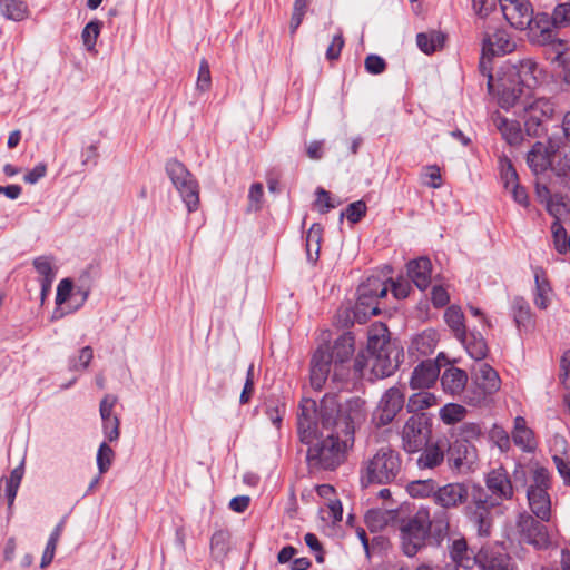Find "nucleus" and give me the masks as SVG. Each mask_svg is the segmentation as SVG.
<instances>
[{
    "instance_id": "a19ab883",
    "label": "nucleus",
    "mask_w": 570,
    "mask_h": 570,
    "mask_svg": "<svg viewBox=\"0 0 570 570\" xmlns=\"http://www.w3.org/2000/svg\"><path fill=\"white\" fill-rule=\"evenodd\" d=\"M557 49L552 61L561 68L563 81L570 83V57L567 56L568 43L566 41H556Z\"/></svg>"
},
{
    "instance_id": "dca6fc26",
    "label": "nucleus",
    "mask_w": 570,
    "mask_h": 570,
    "mask_svg": "<svg viewBox=\"0 0 570 570\" xmlns=\"http://www.w3.org/2000/svg\"><path fill=\"white\" fill-rule=\"evenodd\" d=\"M501 11L514 28L525 30L532 22L533 9L528 0H502Z\"/></svg>"
},
{
    "instance_id": "ea45409f",
    "label": "nucleus",
    "mask_w": 570,
    "mask_h": 570,
    "mask_svg": "<svg viewBox=\"0 0 570 570\" xmlns=\"http://www.w3.org/2000/svg\"><path fill=\"white\" fill-rule=\"evenodd\" d=\"M466 409L456 403H448L440 410V419L444 424L452 425L464 420Z\"/></svg>"
},
{
    "instance_id": "c85d7f7f",
    "label": "nucleus",
    "mask_w": 570,
    "mask_h": 570,
    "mask_svg": "<svg viewBox=\"0 0 570 570\" xmlns=\"http://www.w3.org/2000/svg\"><path fill=\"white\" fill-rule=\"evenodd\" d=\"M354 353V336L351 333H345L341 335L332 347V352L330 355L332 356V362L334 361L335 368L338 364H343L348 361L352 354Z\"/></svg>"
},
{
    "instance_id": "37998d69",
    "label": "nucleus",
    "mask_w": 570,
    "mask_h": 570,
    "mask_svg": "<svg viewBox=\"0 0 570 570\" xmlns=\"http://www.w3.org/2000/svg\"><path fill=\"white\" fill-rule=\"evenodd\" d=\"M464 346L469 355L474 360H483L488 353V346L485 341L482 337L466 335L465 342H461Z\"/></svg>"
},
{
    "instance_id": "423d86ee",
    "label": "nucleus",
    "mask_w": 570,
    "mask_h": 570,
    "mask_svg": "<svg viewBox=\"0 0 570 570\" xmlns=\"http://www.w3.org/2000/svg\"><path fill=\"white\" fill-rule=\"evenodd\" d=\"M166 173L173 185L180 194L188 212H194L199 205V186L185 165L176 159L166 164Z\"/></svg>"
},
{
    "instance_id": "4be33fe9",
    "label": "nucleus",
    "mask_w": 570,
    "mask_h": 570,
    "mask_svg": "<svg viewBox=\"0 0 570 570\" xmlns=\"http://www.w3.org/2000/svg\"><path fill=\"white\" fill-rule=\"evenodd\" d=\"M480 558V570H518V566L508 553L490 546L481 547Z\"/></svg>"
},
{
    "instance_id": "2f4dec72",
    "label": "nucleus",
    "mask_w": 570,
    "mask_h": 570,
    "mask_svg": "<svg viewBox=\"0 0 570 570\" xmlns=\"http://www.w3.org/2000/svg\"><path fill=\"white\" fill-rule=\"evenodd\" d=\"M512 315L519 331H529L533 324L528 302L523 297H515L512 302Z\"/></svg>"
},
{
    "instance_id": "aec40b11",
    "label": "nucleus",
    "mask_w": 570,
    "mask_h": 570,
    "mask_svg": "<svg viewBox=\"0 0 570 570\" xmlns=\"http://www.w3.org/2000/svg\"><path fill=\"white\" fill-rule=\"evenodd\" d=\"M448 440L439 439L435 442H429L420 451V455L416 460L419 469H436L439 468L446 458Z\"/></svg>"
},
{
    "instance_id": "c9c22d12",
    "label": "nucleus",
    "mask_w": 570,
    "mask_h": 570,
    "mask_svg": "<svg viewBox=\"0 0 570 570\" xmlns=\"http://www.w3.org/2000/svg\"><path fill=\"white\" fill-rule=\"evenodd\" d=\"M438 404V397L431 392L420 391L410 396L406 409L410 413L421 412Z\"/></svg>"
},
{
    "instance_id": "72a5a7b5",
    "label": "nucleus",
    "mask_w": 570,
    "mask_h": 570,
    "mask_svg": "<svg viewBox=\"0 0 570 570\" xmlns=\"http://www.w3.org/2000/svg\"><path fill=\"white\" fill-rule=\"evenodd\" d=\"M445 35L440 31L421 32L416 36L417 47L426 55H431L443 48Z\"/></svg>"
},
{
    "instance_id": "052dcab7",
    "label": "nucleus",
    "mask_w": 570,
    "mask_h": 570,
    "mask_svg": "<svg viewBox=\"0 0 570 570\" xmlns=\"http://www.w3.org/2000/svg\"><path fill=\"white\" fill-rule=\"evenodd\" d=\"M33 266L42 278L56 276V273L52 268V259L48 256H40L35 258Z\"/></svg>"
},
{
    "instance_id": "473e14b6",
    "label": "nucleus",
    "mask_w": 570,
    "mask_h": 570,
    "mask_svg": "<svg viewBox=\"0 0 570 570\" xmlns=\"http://www.w3.org/2000/svg\"><path fill=\"white\" fill-rule=\"evenodd\" d=\"M527 163L535 174L548 169L551 164V159L542 142H535L533 145L532 149L528 153Z\"/></svg>"
},
{
    "instance_id": "4d7b16f0",
    "label": "nucleus",
    "mask_w": 570,
    "mask_h": 570,
    "mask_svg": "<svg viewBox=\"0 0 570 570\" xmlns=\"http://www.w3.org/2000/svg\"><path fill=\"white\" fill-rule=\"evenodd\" d=\"M552 460L563 484L570 488V459L566 455H553Z\"/></svg>"
},
{
    "instance_id": "338daca9",
    "label": "nucleus",
    "mask_w": 570,
    "mask_h": 570,
    "mask_svg": "<svg viewBox=\"0 0 570 570\" xmlns=\"http://www.w3.org/2000/svg\"><path fill=\"white\" fill-rule=\"evenodd\" d=\"M365 522L371 531L382 529L386 524L385 513L381 511H370L365 515Z\"/></svg>"
},
{
    "instance_id": "412c9836",
    "label": "nucleus",
    "mask_w": 570,
    "mask_h": 570,
    "mask_svg": "<svg viewBox=\"0 0 570 570\" xmlns=\"http://www.w3.org/2000/svg\"><path fill=\"white\" fill-rule=\"evenodd\" d=\"M332 356L328 347H320L311 361V385L314 390H322L331 371Z\"/></svg>"
},
{
    "instance_id": "a18cd8bd",
    "label": "nucleus",
    "mask_w": 570,
    "mask_h": 570,
    "mask_svg": "<svg viewBox=\"0 0 570 570\" xmlns=\"http://www.w3.org/2000/svg\"><path fill=\"white\" fill-rule=\"evenodd\" d=\"M114 450L106 442H102L98 449L96 458L97 466L100 474H104L109 470L114 461Z\"/></svg>"
},
{
    "instance_id": "603ef678",
    "label": "nucleus",
    "mask_w": 570,
    "mask_h": 570,
    "mask_svg": "<svg viewBox=\"0 0 570 570\" xmlns=\"http://www.w3.org/2000/svg\"><path fill=\"white\" fill-rule=\"evenodd\" d=\"M414 347L423 355L431 354L435 348V340L433 333H422L413 341Z\"/></svg>"
},
{
    "instance_id": "f3484780",
    "label": "nucleus",
    "mask_w": 570,
    "mask_h": 570,
    "mask_svg": "<svg viewBox=\"0 0 570 570\" xmlns=\"http://www.w3.org/2000/svg\"><path fill=\"white\" fill-rule=\"evenodd\" d=\"M449 557L455 564L453 570L463 568L471 570L473 567L481 566V548L475 552L464 538L453 539L448 546Z\"/></svg>"
},
{
    "instance_id": "ddd939ff",
    "label": "nucleus",
    "mask_w": 570,
    "mask_h": 570,
    "mask_svg": "<svg viewBox=\"0 0 570 570\" xmlns=\"http://www.w3.org/2000/svg\"><path fill=\"white\" fill-rule=\"evenodd\" d=\"M404 405V394L396 387H390L382 395L372 415L373 423L377 426L390 424Z\"/></svg>"
},
{
    "instance_id": "7c9ffc66",
    "label": "nucleus",
    "mask_w": 570,
    "mask_h": 570,
    "mask_svg": "<svg viewBox=\"0 0 570 570\" xmlns=\"http://www.w3.org/2000/svg\"><path fill=\"white\" fill-rule=\"evenodd\" d=\"M493 122L510 145H518L522 140V131L518 121L495 115Z\"/></svg>"
},
{
    "instance_id": "a878e982",
    "label": "nucleus",
    "mask_w": 570,
    "mask_h": 570,
    "mask_svg": "<svg viewBox=\"0 0 570 570\" xmlns=\"http://www.w3.org/2000/svg\"><path fill=\"white\" fill-rule=\"evenodd\" d=\"M468 383V374L459 367H449L441 375V385L445 393L456 396L460 395Z\"/></svg>"
},
{
    "instance_id": "4468645a",
    "label": "nucleus",
    "mask_w": 570,
    "mask_h": 570,
    "mask_svg": "<svg viewBox=\"0 0 570 570\" xmlns=\"http://www.w3.org/2000/svg\"><path fill=\"white\" fill-rule=\"evenodd\" d=\"M484 482L490 492L488 499L492 500L493 505L498 507L501 502L513 498V484L508 471L503 466L492 469L487 473Z\"/></svg>"
},
{
    "instance_id": "6ab92c4d",
    "label": "nucleus",
    "mask_w": 570,
    "mask_h": 570,
    "mask_svg": "<svg viewBox=\"0 0 570 570\" xmlns=\"http://www.w3.org/2000/svg\"><path fill=\"white\" fill-rule=\"evenodd\" d=\"M379 287H381V279L379 277H370L366 283L358 287V299L355 307V318L358 322H362L360 314L366 315L367 309H371V315L380 313L379 307L374 305Z\"/></svg>"
},
{
    "instance_id": "c03bdc74",
    "label": "nucleus",
    "mask_w": 570,
    "mask_h": 570,
    "mask_svg": "<svg viewBox=\"0 0 570 570\" xmlns=\"http://www.w3.org/2000/svg\"><path fill=\"white\" fill-rule=\"evenodd\" d=\"M23 475V468L18 466L13 469L10 473L9 479H6V497L8 499L9 507L12 505L14 498L17 495L18 488L20 485L21 479Z\"/></svg>"
},
{
    "instance_id": "393cba45",
    "label": "nucleus",
    "mask_w": 570,
    "mask_h": 570,
    "mask_svg": "<svg viewBox=\"0 0 570 570\" xmlns=\"http://www.w3.org/2000/svg\"><path fill=\"white\" fill-rule=\"evenodd\" d=\"M527 497L530 510L535 518L543 522H549L552 513L550 494L541 490H528Z\"/></svg>"
},
{
    "instance_id": "4c0bfd02",
    "label": "nucleus",
    "mask_w": 570,
    "mask_h": 570,
    "mask_svg": "<svg viewBox=\"0 0 570 570\" xmlns=\"http://www.w3.org/2000/svg\"><path fill=\"white\" fill-rule=\"evenodd\" d=\"M323 228L320 224H313L306 234V254L311 262H316L320 256Z\"/></svg>"
},
{
    "instance_id": "a211bd4d",
    "label": "nucleus",
    "mask_w": 570,
    "mask_h": 570,
    "mask_svg": "<svg viewBox=\"0 0 570 570\" xmlns=\"http://www.w3.org/2000/svg\"><path fill=\"white\" fill-rule=\"evenodd\" d=\"M554 28L552 16L549 17L548 13H538L537 16H532V22L527 29H529L533 40L541 45L551 46L554 51L557 49L554 42L562 41L556 38Z\"/></svg>"
},
{
    "instance_id": "bf43d9fd",
    "label": "nucleus",
    "mask_w": 570,
    "mask_h": 570,
    "mask_svg": "<svg viewBox=\"0 0 570 570\" xmlns=\"http://www.w3.org/2000/svg\"><path fill=\"white\" fill-rule=\"evenodd\" d=\"M228 534L224 531H217L213 534L210 540V548L214 553L222 557L227 552Z\"/></svg>"
},
{
    "instance_id": "39448f33",
    "label": "nucleus",
    "mask_w": 570,
    "mask_h": 570,
    "mask_svg": "<svg viewBox=\"0 0 570 570\" xmlns=\"http://www.w3.org/2000/svg\"><path fill=\"white\" fill-rule=\"evenodd\" d=\"M402 470L400 453L390 445L380 448L374 455L364 462L361 484L368 487L372 483L386 484L393 482Z\"/></svg>"
},
{
    "instance_id": "680f3d73",
    "label": "nucleus",
    "mask_w": 570,
    "mask_h": 570,
    "mask_svg": "<svg viewBox=\"0 0 570 570\" xmlns=\"http://www.w3.org/2000/svg\"><path fill=\"white\" fill-rule=\"evenodd\" d=\"M344 43L345 42H344L343 35L340 31L332 38V41H331L330 46L327 47L326 59L330 61L337 60L340 58L341 51L344 47Z\"/></svg>"
},
{
    "instance_id": "bb28decb",
    "label": "nucleus",
    "mask_w": 570,
    "mask_h": 570,
    "mask_svg": "<svg viewBox=\"0 0 570 570\" xmlns=\"http://www.w3.org/2000/svg\"><path fill=\"white\" fill-rule=\"evenodd\" d=\"M511 439L513 443L524 452H533L537 448L534 433L530 428H528L527 422L522 416H517L514 419Z\"/></svg>"
},
{
    "instance_id": "49530a36",
    "label": "nucleus",
    "mask_w": 570,
    "mask_h": 570,
    "mask_svg": "<svg viewBox=\"0 0 570 570\" xmlns=\"http://www.w3.org/2000/svg\"><path fill=\"white\" fill-rule=\"evenodd\" d=\"M534 281H535L534 304L537 307L544 309L549 305V298H548V292L550 291L549 285L546 281L540 279L539 272H535Z\"/></svg>"
},
{
    "instance_id": "f8f14e48",
    "label": "nucleus",
    "mask_w": 570,
    "mask_h": 570,
    "mask_svg": "<svg viewBox=\"0 0 570 570\" xmlns=\"http://www.w3.org/2000/svg\"><path fill=\"white\" fill-rule=\"evenodd\" d=\"M446 463L455 473L466 474L475 470L478 463L476 448L465 440H455L446 446Z\"/></svg>"
},
{
    "instance_id": "0eeeda50",
    "label": "nucleus",
    "mask_w": 570,
    "mask_h": 570,
    "mask_svg": "<svg viewBox=\"0 0 570 570\" xmlns=\"http://www.w3.org/2000/svg\"><path fill=\"white\" fill-rule=\"evenodd\" d=\"M501 381L499 374L489 364L481 363L474 368L473 384L466 395L471 405L487 404L489 399L499 391Z\"/></svg>"
},
{
    "instance_id": "8fccbe9b",
    "label": "nucleus",
    "mask_w": 570,
    "mask_h": 570,
    "mask_svg": "<svg viewBox=\"0 0 570 570\" xmlns=\"http://www.w3.org/2000/svg\"><path fill=\"white\" fill-rule=\"evenodd\" d=\"M500 166L501 178L503 180L505 189L513 187V185H518V174L511 161L508 158H502L500 160Z\"/></svg>"
},
{
    "instance_id": "f03ea898",
    "label": "nucleus",
    "mask_w": 570,
    "mask_h": 570,
    "mask_svg": "<svg viewBox=\"0 0 570 570\" xmlns=\"http://www.w3.org/2000/svg\"><path fill=\"white\" fill-rule=\"evenodd\" d=\"M403 356V348L395 341H391L386 325L376 322L367 332V355L358 354L354 368L363 376L364 368L368 366L373 379H384L397 370Z\"/></svg>"
},
{
    "instance_id": "e2e57ef3",
    "label": "nucleus",
    "mask_w": 570,
    "mask_h": 570,
    "mask_svg": "<svg viewBox=\"0 0 570 570\" xmlns=\"http://www.w3.org/2000/svg\"><path fill=\"white\" fill-rule=\"evenodd\" d=\"M365 69L368 73L380 75L386 68L385 60L377 55H368L364 61Z\"/></svg>"
},
{
    "instance_id": "7ed1b4c3",
    "label": "nucleus",
    "mask_w": 570,
    "mask_h": 570,
    "mask_svg": "<svg viewBox=\"0 0 570 570\" xmlns=\"http://www.w3.org/2000/svg\"><path fill=\"white\" fill-rule=\"evenodd\" d=\"M544 70L531 58L508 62L500 78L498 102L501 108L510 109L519 105L522 98H530L532 91L543 83Z\"/></svg>"
},
{
    "instance_id": "2eb2a0df",
    "label": "nucleus",
    "mask_w": 570,
    "mask_h": 570,
    "mask_svg": "<svg viewBox=\"0 0 570 570\" xmlns=\"http://www.w3.org/2000/svg\"><path fill=\"white\" fill-rule=\"evenodd\" d=\"M468 499L469 488L464 482H450L438 485L433 502L445 510H451L463 505Z\"/></svg>"
},
{
    "instance_id": "774afa93",
    "label": "nucleus",
    "mask_w": 570,
    "mask_h": 570,
    "mask_svg": "<svg viewBox=\"0 0 570 570\" xmlns=\"http://www.w3.org/2000/svg\"><path fill=\"white\" fill-rule=\"evenodd\" d=\"M73 288V284L71 279L63 278L58 287H57V295H56V304L61 305L63 304L70 296Z\"/></svg>"
},
{
    "instance_id": "f257e3e1",
    "label": "nucleus",
    "mask_w": 570,
    "mask_h": 570,
    "mask_svg": "<svg viewBox=\"0 0 570 570\" xmlns=\"http://www.w3.org/2000/svg\"><path fill=\"white\" fill-rule=\"evenodd\" d=\"M365 417V401L360 397L341 404L336 395L326 394L320 406L312 399H303L297 433L301 442L312 444L306 454L309 469L333 471L343 464L354 444L355 425Z\"/></svg>"
},
{
    "instance_id": "e433bc0d",
    "label": "nucleus",
    "mask_w": 570,
    "mask_h": 570,
    "mask_svg": "<svg viewBox=\"0 0 570 570\" xmlns=\"http://www.w3.org/2000/svg\"><path fill=\"white\" fill-rule=\"evenodd\" d=\"M438 483L432 480H415L407 484L406 490L412 498H432L434 500Z\"/></svg>"
},
{
    "instance_id": "0e129e2a",
    "label": "nucleus",
    "mask_w": 570,
    "mask_h": 570,
    "mask_svg": "<svg viewBox=\"0 0 570 570\" xmlns=\"http://www.w3.org/2000/svg\"><path fill=\"white\" fill-rule=\"evenodd\" d=\"M119 425L120 421L117 415L111 419L102 421L104 433L108 441L112 442L119 439Z\"/></svg>"
},
{
    "instance_id": "6e6d98bb",
    "label": "nucleus",
    "mask_w": 570,
    "mask_h": 570,
    "mask_svg": "<svg viewBox=\"0 0 570 570\" xmlns=\"http://www.w3.org/2000/svg\"><path fill=\"white\" fill-rule=\"evenodd\" d=\"M285 410V404L281 403L279 401H273L266 407V415L273 425L277 429L281 428Z\"/></svg>"
},
{
    "instance_id": "864d4df0",
    "label": "nucleus",
    "mask_w": 570,
    "mask_h": 570,
    "mask_svg": "<svg viewBox=\"0 0 570 570\" xmlns=\"http://www.w3.org/2000/svg\"><path fill=\"white\" fill-rule=\"evenodd\" d=\"M422 183L431 188H440L442 186L440 168L436 165L424 167Z\"/></svg>"
},
{
    "instance_id": "cd10ccee",
    "label": "nucleus",
    "mask_w": 570,
    "mask_h": 570,
    "mask_svg": "<svg viewBox=\"0 0 570 570\" xmlns=\"http://www.w3.org/2000/svg\"><path fill=\"white\" fill-rule=\"evenodd\" d=\"M484 52L489 51L491 55H505L515 49V43L510 39L505 30H497L493 36L487 35L483 39Z\"/></svg>"
},
{
    "instance_id": "13d9d810",
    "label": "nucleus",
    "mask_w": 570,
    "mask_h": 570,
    "mask_svg": "<svg viewBox=\"0 0 570 570\" xmlns=\"http://www.w3.org/2000/svg\"><path fill=\"white\" fill-rule=\"evenodd\" d=\"M552 19L554 27L570 24V3L558 4L552 12Z\"/></svg>"
},
{
    "instance_id": "c756f323",
    "label": "nucleus",
    "mask_w": 570,
    "mask_h": 570,
    "mask_svg": "<svg viewBox=\"0 0 570 570\" xmlns=\"http://www.w3.org/2000/svg\"><path fill=\"white\" fill-rule=\"evenodd\" d=\"M444 320L448 326L453 332L454 336L460 342H465L466 338V327L464 324V314L461 307L456 305H451L446 308L444 313Z\"/></svg>"
},
{
    "instance_id": "69168bd1",
    "label": "nucleus",
    "mask_w": 570,
    "mask_h": 570,
    "mask_svg": "<svg viewBox=\"0 0 570 570\" xmlns=\"http://www.w3.org/2000/svg\"><path fill=\"white\" fill-rule=\"evenodd\" d=\"M262 198H263V185L261 183L253 184L250 186L249 194H248V199H249L248 209L255 210V212L258 210L262 205Z\"/></svg>"
},
{
    "instance_id": "f704fd0d",
    "label": "nucleus",
    "mask_w": 570,
    "mask_h": 570,
    "mask_svg": "<svg viewBox=\"0 0 570 570\" xmlns=\"http://www.w3.org/2000/svg\"><path fill=\"white\" fill-rule=\"evenodd\" d=\"M0 11L3 17L13 21H22L28 14V6L22 0H0Z\"/></svg>"
},
{
    "instance_id": "3c124183",
    "label": "nucleus",
    "mask_w": 570,
    "mask_h": 570,
    "mask_svg": "<svg viewBox=\"0 0 570 570\" xmlns=\"http://www.w3.org/2000/svg\"><path fill=\"white\" fill-rule=\"evenodd\" d=\"M366 214V204L363 200H357L350 204L345 212L341 213V219L344 216L348 219V222L355 224L361 220V218Z\"/></svg>"
},
{
    "instance_id": "b1692460",
    "label": "nucleus",
    "mask_w": 570,
    "mask_h": 570,
    "mask_svg": "<svg viewBox=\"0 0 570 570\" xmlns=\"http://www.w3.org/2000/svg\"><path fill=\"white\" fill-rule=\"evenodd\" d=\"M432 264L428 257H420L407 263V275L415 286L423 291L431 283Z\"/></svg>"
},
{
    "instance_id": "09e8293b",
    "label": "nucleus",
    "mask_w": 570,
    "mask_h": 570,
    "mask_svg": "<svg viewBox=\"0 0 570 570\" xmlns=\"http://www.w3.org/2000/svg\"><path fill=\"white\" fill-rule=\"evenodd\" d=\"M490 439L493 441V443L502 451L508 452L511 448V439L508 434V432L497 424L492 426L490 430Z\"/></svg>"
},
{
    "instance_id": "6e6552de",
    "label": "nucleus",
    "mask_w": 570,
    "mask_h": 570,
    "mask_svg": "<svg viewBox=\"0 0 570 570\" xmlns=\"http://www.w3.org/2000/svg\"><path fill=\"white\" fill-rule=\"evenodd\" d=\"M515 535L520 543L532 546L537 550H546L551 546L547 525L538 518L523 512L515 521Z\"/></svg>"
},
{
    "instance_id": "79ce46f5",
    "label": "nucleus",
    "mask_w": 570,
    "mask_h": 570,
    "mask_svg": "<svg viewBox=\"0 0 570 570\" xmlns=\"http://www.w3.org/2000/svg\"><path fill=\"white\" fill-rule=\"evenodd\" d=\"M551 487V474L543 466H535L532 471L528 490H541L548 492Z\"/></svg>"
},
{
    "instance_id": "20e7f679",
    "label": "nucleus",
    "mask_w": 570,
    "mask_h": 570,
    "mask_svg": "<svg viewBox=\"0 0 570 570\" xmlns=\"http://www.w3.org/2000/svg\"><path fill=\"white\" fill-rule=\"evenodd\" d=\"M448 531L449 522L445 517L432 520L430 510L421 508L400 528L402 550L407 557H414L425 547L430 535L440 544Z\"/></svg>"
},
{
    "instance_id": "9d476101",
    "label": "nucleus",
    "mask_w": 570,
    "mask_h": 570,
    "mask_svg": "<svg viewBox=\"0 0 570 570\" xmlns=\"http://www.w3.org/2000/svg\"><path fill=\"white\" fill-rule=\"evenodd\" d=\"M495 508L492 500L480 484H474L472 490V505L466 509V517L476 528L480 537H489L492 529L491 510Z\"/></svg>"
},
{
    "instance_id": "9b49d317",
    "label": "nucleus",
    "mask_w": 570,
    "mask_h": 570,
    "mask_svg": "<svg viewBox=\"0 0 570 570\" xmlns=\"http://www.w3.org/2000/svg\"><path fill=\"white\" fill-rule=\"evenodd\" d=\"M430 436L429 420L423 414H413L401 431L402 449L409 454L417 453L430 441Z\"/></svg>"
},
{
    "instance_id": "58836bf2",
    "label": "nucleus",
    "mask_w": 570,
    "mask_h": 570,
    "mask_svg": "<svg viewBox=\"0 0 570 570\" xmlns=\"http://www.w3.org/2000/svg\"><path fill=\"white\" fill-rule=\"evenodd\" d=\"M551 234L554 249L559 254H570V234L562 226L560 219H554L551 224Z\"/></svg>"
},
{
    "instance_id": "5fc2aeb1",
    "label": "nucleus",
    "mask_w": 570,
    "mask_h": 570,
    "mask_svg": "<svg viewBox=\"0 0 570 570\" xmlns=\"http://www.w3.org/2000/svg\"><path fill=\"white\" fill-rule=\"evenodd\" d=\"M210 86H212V77H210L209 65L206 59H202V61L199 63L196 87L202 92H205L210 89Z\"/></svg>"
},
{
    "instance_id": "5701e85b",
    "label": "nucleus",
    "mask_w": 570,
    "mask_h": 570,
    "mask_svg": "<svg viewBox=\"0 0 570 570\" xmlns=\"http://www.w3.org/2000/svg\"><path fill=\"white\" fill-rule=\"evenodd\" d=\"M439 375L440 368L434 362H422L414 367L410 380V386L413 390H426L436 382Z\"/></svg>"
},
{
    "instance_id": "1a4fd4ad",
    "label": "nucleus",
    "mask_w": 570,
    "mask_h": 570,
    "mask_svg": "<svg viewBox=\"0 0 570 570\" xmlns=\"http://www.w3.org/2000/svg\"><path fill=\"white\" fill-rule=\"evenodd\" d=\"M528 99L519 100L523 106L525 131L529 136L539 137L546 131L544 125L554 114V104L547 98H537L531 102Z\"/></svg>"
},
{
    "instance_id": "de8ad7c7",
    "label": "nucleus",
    "mask_w": 570,
    "mask_h": 570,
    "mask_svg": "<svg viewBox=\"0 0 570 570\" xmlns=\"http://www.w3.org/2000/svg\"><path fill=\"white\" fill-rule=\"evenodd\" d=\"M101 29V22L98 20L90 21L86 24V27L82 30L81 38L83 41V45L88 50L94 49L97 38L100 33Z\"/></svg>"
}]
</instances>
